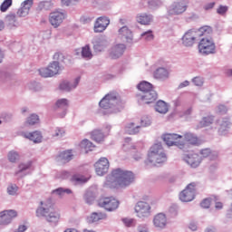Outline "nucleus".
<instances>
[{
    "label": "nucleus",
    "mask_w": 232,
    "mask_h": 232,
    "mask_svg": "<svg viewBox=\"0 0 232 232\" xmlns=\"http://www.w3.org/2000/svg\"><path fill=\"white\" fill-rule=\"evenodd\" d=\"M100 115H111L124 110V102L117 92H109L99 102Z\"/></svg>",
    "instance_id": "1"
},
{
    "label": "nucleus",
    "mask_w": 232,
    "mask_h": 232,
    "mask_svg": "<svg viewBox=\"0 0 232 232\" xmlns=\"http://www.w3.org/2000/svg\"><path fill=\"white\" fill-rule=\"evenodd\" d=\"M135 182L133 172L122 169H115L111 175L107 177L105 186L107 188H128Z\"/></svg>",
    "instance_id": "2"
},
{
    "label": "nucleus",
    "mask_w": 232,
    "mask_h": 232,
    "mask_svg": "<svg viewBox=\"0 0 232 232\" xmlns=\"http://www.w3.org/2000/svg\"><path fill=\"white\" fill-rule=\"evenodd\" d=\"M211 34H213V29L208 25L197 30L190 29L183 34L181 38V44L186 48H192L197 41H200V37H202V35H211Z\"/></svg>",
    "instance_id": "3"
},
{
    "label": "nucleus",
    "mask_w": 232,
    "mask_h": 232,
    "mask_svg": "<svg viewBox=\"0 0 232 232\" xmlns=\"http://www.w3.org/2000/svg\"><path fill=\"white\" fill-rule=\"evenodd\" d=\"M167 160L168 156L166 155L162 144L156 143L150 147L145 164L147 166H159V164H164Z\"/></svg>",
    "instance_id": "4"
},
{
    "label": "nucleus",
    "mask_w": 232,
    "mask_h": 232,
    "mask_svg": "<svg viewBox=\"0 0 232 232\" xmlns=\"http://www.w3.org/2000/svg\"><path fill=\"white\" fill-rule=\"evenodd\" d=\"M36 217H44L47 222L57 224L61 220V211L52 208L46 201H41L40 206L36 209Z\"/></svg>",
    "instance_id": "5"
},
{
    "label": "nucleus",
    "mask_w": 232,
    "mask_h": 232,
    "mask_svg": "<svg viewBox=\"0 0 232 232\" xmlns=\"http://www.w3.org/2000/svg\"><path fill=\"white\" fill-rule=\"evenodd\" d=\"M209 35H202V38H199L198 50L201 55H215L217 53V44Z\"/></svg>",
    "instance_id": "6"
},
{
    "label": "nucleus",
    "mask_w": 232,
    "mask_h": 232,
    "mask_svg": "<svg viewBox=\"0 0 232 232\" xmlns=\"http://www.w3.org/2000/svg\"><path fill=\"white\" fill-rule=\"evenodd\" d=\"M189 5L188 0H177L174 1L167 8V15H182L187 10Z\"/></svg>",
    "instance_id": "7"
},
{
    "label": "nucleus",
    "mask_w": 232,
    "mask_h": 232,
    "mask_svg": "<svg viewBox=\"0 0 232 232\" xmlns=\"http://www.w3.org/2000/svg\"><path fill=\"white\" fill-rule=\"evenodd\" d=\"M134 211L138 218L146 220L151 217V205L145 201H139L134 207Z\"/></svg>",
    "instance_id": "8"
},
{
    "label": "nucleus",
    "mask_w": 232,
    "mask_h": 232,
    "mask_svg": "<svg viewBox=\"0 0 232 232\" xmlns=\"http://www.w3.org/2000/svg\"><path fill=\"white\" fill-rule=\"evenodd\" d=\"M163 140L167 146H178L179 150H186V142L182 141V135L168 133L163 135Z\"/></svg>",
    "instance_id": "9"
},
{
    "label": "nucleus",
    "mask_w": 232,
    "mask_h": 232,
    "mask_svg": "<svg viewBox=\"0 0 232 232\" xmlns=\"http://www.w3.org/2000/svg\"><path fill=\"white\" fill-rule=\"evenodd\" d=\"M119 200L113 197L103 198L99 200L98 205L106 211H115L119 208Z\"/></svg>",
    "instance_id": "10"
},
{
    "label": "nucleus",
    "mask_w": 232,
    "mask_h": 232,
    "mask_svg": "<svg viewBox=\"0 0 232 232\" xmlns=\"http://www.w3.org/2000/svg\"><path fill=\"white\" fill-rule=\"evenodd\" d=\"M15 209H7L0 212V226H10L14 218H17Z\"/></svg>",
    "instance_id": "11"
},
{
    "label": "nucleus",
    "mask_w": 232,
    "mask_h": 232,
    "mask_svg": "<svg viewBox=\"0 0 232 232\" xmlns=\"http://www.w3.org/2000/svg\"><path fill=\"white\" fill-rule=\"evenodd\" d=\"M140 104H153L157 101V92L155 90L137 94Z\"/></svg>",
    "instance_id": "12"
},
{
    "label": "nucleus",
    "mask_w": 232,
    "mask_h": 232,
    "mask_svg": "<svg viewBox=\"0 0 232 232\" xmlns=\"http://www.w3.org/2000/svg\"><path fill=\"white\" fill-rule=\"evenodd\" d=\"M93 50L96 53L104 52L110 46V41L104 36L94 37L92 41Z\"/></svg>",
    "instance_id": "13"
},
{
    "label": "nucleus",
    "mask_w": 232,
    "mask_h": 232,
    "mask_svg": "<svg viewBox=\"0 0 232 232\" xmlns=\"http://www.w3.org/2000/svg\"><path fill=\"white\" fill-rule=\"evenodd\" d=\"M183 160L190 168H198L202 162V157L195 152H189L183 156Z\"/></svg>",
    "instance_id": "14"
},
{
    "label": "nucleus",
    "mask_w": 232,
    "mask_h": 232,
    "mask_svg": "<svg viewBox=\"0 0 232 232\" xmlns=\"http://www.w3.org/2000/svg\"><path fill=\"white\" fill-rule=\"evenodd\" d=\"M64 19H66V13L61 11L53 12L49 15V22L53 28H59Z\"/></svg>",
    "instance_id": "15"
},
{
    "label": "nucleus",
    "mask_w": 232,
    "mask_h": 232,
    "mask_svg": "<svg viewBox=\"0 0 232 232\" xmlns=\"http://www.w3.org/2000/svg\"><path fill=\"white\" fill-rule=\"evenodd\" d=\"M96 175L99 177H102L108 173V169H110V160L107 158H101L95 164H94Z\"/></svg>",
    "instance_id": "16"
},
{
    "label": "nucleus",
    "mask_w": 232,
    "mask_h": 232,
    "mask_svg": "<svg viewBox=\"0 0 232 232\" xmlns=\"http://www.w3.org/2000/svg\"><path fill=\"white\" fill-rule=\"evenodd\" d=\"M195 198V183H190L181 193L179 194V199L181 202H191Z\"/></svg>",
    "instance_id": "17"
},
{
    "label": "nucleus",
    "mask_w": 232,
    "mask_h": 232,
    "mask_svg": "<svg viewBox=\"0 0 232 232\" xmlns=\"http://www.w3.org/2000/svg\"><path fill=\"white\" fill-rule=\"evenodd\" d=\"M32 6H34V0H24L21 3L15 15L17 17L28 16V14H30V10H32Z\"/></svg>",
    "instance_id": "18"
},
{
    "label": "nucleus",
    "mask_w": 232,
    "mask_h": 232,
    "mask_svg": "<svg viewBox=\"0 0 232 232\" xmlns=\"http://www.w3.org/2000/svg\"><path fill=\"white\" fill-rule=\"evenodd\" d=\"M118 37L122 43L131 44L133 43V33L128 26H122L119 29Z\"/></svg>",
    "instance_id": "19"
},
{
    "label": "nucleus",
    "mask_w": 232,
    "mask_h": 232,
    "mask_svg": "<svg viewBox=\"0 0 232 232\" xmlns=\"http://www.w3.org/2000/svg\"><path fill=\"white\" fill-rule=\"evenodd\" d=\"M183 140L181 142H185V148H188V144L190 146H200V139L198 136L193 132H185L182 136Z\"/></svg>",
    "instance_id": "20"
},
{
    "label": "nucleus",
    "mask_w": 232,
    "mask_h": 232,
    "mask_svg": "<svg viewBox=\"0 0 232 232\" xmlns=\"http://www.w3.org/2000/svg\"><path fill=\"white\" fill-rule=\"evenodd\" d=\"M124 52H126V44H117L111 47L109 50V55L111 59H119L124 55Z\"/></svg>",
    "instance_id": "21"
},
{
    "label": "nucleus",
    "mask_w": 232,
    "mask_h": 232,
    "mask_svg": "<svg viewBox=\"0 0 232 232\" xmlns=\"http://www.w3.org/2000/svg\"><path fill=\"white\" fill-rule=\"evenodd\" d=\"M110 25V19L106 16H100L96 19L94 23V32L95 34H101L108 28Z\"/></svg>",
    "instance_id": "22"
},
{
    "label": "nucleus",
    "mask_w": 232,
    "mask_h": 232,
    "mask_svg": "<svg viewBox=\"0 0 232 232\" xmlns=\"http://www.w3.org/2000/svg\"><path fill=\"white\" fill-rule=\"evenodd\" d=\"M79 82H81V78L77 77L74 81H63L59 85V89L63 92H72V90H75L77 86H79Z\"/></svg>",
    "instance_id": "23"
},
{
    "label": "nucleus",
    "mask_w": 232,
    "mask_h": 232,
    "mask_svg": "<svg viewBox=\"0 0 232 232\" xmlns=\"http://www.w3.org/2000/svg\"><path fill=\"white\" fill-rule=\"evenodd\" d=\"M169 75V69L166 67H159L153 72V77L154 79H157V81H168Z\"/></svg>",
    "instance_id": "24"
},
{
    "label": "nucleus",
    "mask_w": 232,
    "mask_h": 232,
    "mask_svg": "<svg viewBox=\"0 0 232 232\" xmlns=\"http://www.w3.org/2000/svg\"><path fill=\"white\" fill-rule=\"evenodd\" d=\"M153 224L157 229H164L168 224V218L166 217V214L159 213L154 216Z\"/></svg>",
    "instance_id": "25"
},
{
    "label": "nucleus",
    "mask_w": 232,
    "mask_h": 232,
    "mask_svg": "<svg viewBox=\"0 0 232 232\" xmlns=\"http://www.w3.org/2000/svg\"><path fill=\"white\" fill-rule=\"evenodd\" d=\"M23 137H24V139H28L34 144H41V142H43V133L39 130L24 132L23 133Z\"/></svg>",
    "instance_id": "26"
},
{
    "label": "nucleus",
    "mask_w": 232,
    "mask_h": 232,
    "mask_svg": "<svg viewBox=\"0 0 232 232\" xmlns=\"http://www.w3.org/2000/svg\"><path fill=\"white\" fill-rule=\"evenodd\" d=\"M5 26L9 30H15V28L19 26V22H17V16L15 14L11 13L5 16Z\"/></svg>",
    "instance_id": "27"
},
{
    "label": "nucleus",
    "mask_w": 232,
    "mask_h": 232,
    "mask_svg": "<svg viewBox=\"0 0 232 232\" xmlns=\"http://www.w3.org/2000/svg\"><path fill=\"white\" fill-rule=\"evenodd\" d=\"M32 168V162L21 163L18 166V170L14 173L17 179H23V177H26L28 173H30L29 169Z\"/></svg>",
    "instance_id": "28"
},
{
    "label": "nucleus",
    "mask_w": 232,
    "mask_h": 232,
    "mask_svg": "<svg viewBox=\"0 0 232 232\" xmlns=\"http://www.w3.org/2000/svg\"><path fill=\"white\" fill-rule=\"evenodd\" d=\"M218 124H219V128H218L219 135H227V132L231 129V121H229V119L223 118L222 120H219Z\"/></svg>",
    "instance_id": "29"
},
{
    "label": "nucleus",
    "mask_w": 232,
    "mask_h": 232,
    "mask_svg": "<svg viewBox=\"0 0 232 232\" xmlns=\"http://www.w3.org/2000/svg\"><path fill=\"white\" fill-rule=\"evenodd\" d=\"M68 106H70V101L66 98H62L56 101L55 108L58 110H63V112L60 114V117L66 116V110H68Z\"/></svg>",
    "instance_id": "30"
},
{
    "label": "nucleus",
    "mask_w": 232,
    "mask_h": 232,
    "mask_svg": "<svg viewBox=\"0 0 232 232\" xmlns=\"http://www.w3.org/2000/svg\"><path fill=\"white\" fill-rule=\"evenodd\" d=\"M137 23L140 24H144L145 26H148L153 23V15L148 14L146 13L139 14L136 17Z\"/></svg>",
    "instance_id": "31"
},
{
    "label": "nucleus",
    "mask_w": 232,
    "mask_h": 232,
    "mask_svg": "<svg viewBox=\"0 0 232 232\" xmlns=\"http://www.w3.org/2000/svg\"><path fill=\"white\" fill-rule=\"evenodd\" d=\"M154 109L155 111H157L158 113H160L161 115H166V113L169 111V104L162 100H160L156 102Z\"/></svg>",
    "instance_id": "32"
},
{
    "label": "nucleus",
    "mask_w": 232,
    "mask_h": 232,
    "mask_svg": "<svg viewBox=\"0 0 232 232\" xmlns=\"http://www.w3.org/2000/svg\"><path fill=\"white\" fill-rule=\"evenodd\" d=\"M125 131L129 135H137L140 131V125L137 124V121H130L125 125Z\"/></svg>",
    "instance_id": "33"
},
{
    "label": "nucleus",
    "mask_w": 232,
    "mask_h": 232,
    "mask_svg": "<svg viewBox=\"0 0 232 232\" xmlns=\"http://www.w3.org/2000/svg\"><path fill=\"white\" fill-rule=\"evenodd\" d=\"M107 216L105 213L102 212H92L91 214V217L87 218V222L89 224H95L99 222L100 220H106Z\"/></svg>",
    "instance_id": "34"
},
{
    "label": "nucleus",
    "mask_w": 232,
    "mask_h": 232,
    "mask_svg": "<svg viewBox=\"0 0 232 232\" xmlns=\"http://www.w3.org/2000/svg\"><path fill=\"white\" fill-rule=\"evenodd\" d=\"M215 122V116L213 115H208L201 119V121L198 122L197 128H208V126H211Z\"/></svg>",
    "instance_id": "35"
},
{
    "label": "nucleus",
    "mask_w": 232,
    "mask_h": 232,
    "mask_svg": "<svg viewBox=\"0 0 232 232\" xmlns=\"http://www.w3.org/2000/svg\"><path fill=\"white\" fill-rule=\"evenodd\" d=\"M80 148L82 151H84V153H88L89 151H93V150L95 149V145H93V143H92V141H90L89 140L85 139L81 141Z\"/></svg>",
    "instance_id": "36"
},
{
    "label": "nucleus",
    "mask_w": 232,
    "mask_h": 232,
    "mask_svg": "<svg viewBox=\"0 0 232 232\" xmlns=\"http://www.w3.org/2000/svg\"><path fill=\"white\" fill-rule=\"evenodd\" d=\"M49 71L51 72V74L53 75H59L61 72H63V67L59 64V62L53 61L49 65Z\"/></svg>",
    "instance_id": "37"
},
{
    "label": "nucleus",
    "mask_w": 232,
    "mask_h": 232,
    "mask_svg": "<svg viewBox=\"0 0 232 232\" xmlns=\"http://www.w3.org/2000/svg\"><path fill=\"white\" fill-rule=\"evenodd\" d=\"M57 159L60 162H70L73 159V153L72 150H65L61 152Z\"/></svg>",
    "instance_id": "38"
},
{
    "label": "nucleus",
    "mask_w": 232,
    "mask_h": 232,
    "mask_svg": "<svg viewBox=\"0 0 232 232\" xmlns=\"http://www.w3.org/2000/svg\"><path fill=\"white\" fill-rule=\"evenodd\" d=\"M6 193L9 197H17L19 195V187L15 183H9L6 188Z\"/></svg>",
    "instance_id": "39"
},
{
    "label": "nucleus",
    "mask_w": 232,
    "mask_h": 232,
    "mask_svg": "<svg viewBox=\"0 0 232 232\" xmlns=\"http://www.w3.org/2000/svg\"><path fill=\"white\" fill-rule=\"evenodd\" d=\"M71 182L75 186H79V184H84L88 182V179L81 174H73L71 178Z\"/></svg>",
    "instance_id": "40"
},
{
    "label": "nucleus",
    "mask_w": 232,
    "mask_h": 232,
    "mask_svg": "<svg viewBox=\"0 0 232 232\" xmlns=\"http://www.w3.org/2000/svg\"><path fill=\"white\" fill-rule=\"evenodd\" d=\"M137 88L141 92V93H146V92L153 91V84L143 81L137 85Z\"/></svg>",
    "instance_id": "41"
},
{
    "label": "nucleus",
    "mask_w": 232,
    "mask_h": 232,
    "mask_svg": "<svg viewBox=\"0 0 232 232\" xmlns=\"http://www.w3.org/2000/svg\"><path fill=\"white\" fill-rule=\"evenodd\" d=\"M82 59H85V61H90L93 58V53H92L90 45L87 44L82 47Z\"/></svg>",
    "instance_id": "42"
},
{
    "label": "nucleus",
    "mask_w": 232,
    "mask_h": 232,
    "mask_svg": "<svg viewBox=\"0 0 232 232\" xmlns=\"http://www.w3.org/2000/svg\"><path fill=\"white\" fill-rule=\"evenodd\" d=\"M52 195L63 198V197H64V195H72V189H70V188H58L53 189L52 191Z\"/></svg>",
    "instance_id": "43"
},
{
    "label": "nucleus",
    "mask_w": 232,
    "mask_h": 232,
    "mask_svg": "<svg viewBox=\"0 0 232 232\" xmlns=\"http://www.w3.org/2000/svg\"><path fill=\"white\" fill-rule=\"evenodd\" d=\"M91 138L95 142H102L104 140V133L101 130H95L92 132Z\"/></svg>",
    "instance_id": "44"
},
{
    "label": "nucleus",
    "mask_w": 232,
    "mask_h": 232,
    "mask_svg": "<svg viewBox=\"0 0 232 232\" xmlns=\"http://www.w3.org/2000/svg\"><path fill=\"white\" fill-rule=\"evenodd\" d=\"M200 155L203 157V159H206L209 156H211V159L215 160L216 159H218V152H211L210 149H203L200 150Z\"/></svg>",
    "instance_id": "45"
},
{
    "label": "nucleus",
    "mask_w": 232,
    "mask_h": 232,
    "mask_svg": "<svg viewBox=\"0 0 232 232\" xmlns=\"http://www.w3.org/2000/svg\"><path fill=\"white\" fill-rule=\"evenodd\" d=\"M53 137H54V139H63V137H64V135H66V130H64V129L63 128H59L56 127L52 133Z\"/></svg>",
    "instance_id": "46"
},
{
    "label": "nucleus",
    "mask_w": 232,
    "mask_h": 232,
    "mask_svg": "<svg viewBox=\"0 0 232 232\" xmlns=\"http://www.w3.org/2000/svg\"><path fill=\"white\" fill-rule=\"evenodd\" d=\"M53 3L52 1H42L38 4L39 10H52Z\"/></svg>",
    "instance_id": "47"
},
{
    "label": "nucleus",
    "mask_w": 232,
    "mask_h": 232,
    "mask_svg": "<svg viewBox=\"0 0 232 232\" xmlns=\"http://www.w3.org/2000/svg\"><path fill=\"white\" fill-rule=\"evenodd\" d=\"M121 222L125 226V227H135L137 224V221L135 220V218H122Z\"/></svg>",
    "instance_id": "48"
},
{
    "label": "nucleus",
    "mask_w": 232,
    "mask_h": 232,
    "mask_svg": "<svg viewBox=\"0 0 232 232\" xmlns=\"http://www.w3.org/2000/svg\"><path fill=\"white\" fill-rule=\"evenodd\" d=\"M26 124L29 126H34V124H39V115L33 113L26 119Z\"/></svg>",
    "instance_id": "49"
},
{
    "label": "nucleus",
    "mask_w": 232,
    "mask_h": 232,
    "mask_svg": "<svg viewBox=\"0 0 232 232\" xmlns=\"http://www.w3.org/2000/svg\"><path fill=\"white\" fill-rule=\"evenodd\" d=\"M19 152L15 150L9 151L7 155L9 162H17V160H19Z\"/></svg>",
    "instance_id": "50"
},
{
    "label": "nucleus",
    "mask_w": 232,
    "mask_h": 232,
    "mask_svg": "<svg viewBox=\"0 0 232 232\" xmlns=\"http://www.w3.org/2000/svg\"><path fill=\"white\" fill-rule=\"evenodd\" d=\"M13 3V0H5L0 5V11L3 13L8 12V8L12 6Z\"/></svg>",
    "instance_id": "51"
},
{
    "label": "nucleus",
    "mask_w": 232,
    "mask_h": 232,
    "mask_svg": "<svg viewBox=\"0 0 232 232\" xmlns=\"http://www.w3.org/2000/svg\"><path fill=\"white\" fill-rule=\"evenodd\" d=\"M140 128H148V126H151V118L149 116H143L140 119Z\"/></svg>",
    "instance_id": "52"
},
{
    "label": "nucleus",
    "mask_w": 232,
    "mask_h": 232,
    "mask_svg": "<svg viewBox=\"0 0 232 232\" xmlns=\"http://www.w3.org/2000/svg\"><path fill=\"white\" fill-rule=\"evenodd\" d=\"M39 74L41 75V77L44 78L53 77L49 67L41 68L39 70Z\"/></svg>",
    "instance_id": "53"
},
{
    "label": "nucleus",
    "mask_w": 232,
    "mask_h": 232,
    "mask_svg": "<svg viewBox=\"0 0 232 232\" xmlns=\"http://www.w3.org/2000/svg\"><path fill=\"white\" fill-rule=\"evenodd\" d=\"M140 37L143 38L144 41H153V31H146L140 34Z\"/></svg>",
    "instance_id": "54"
},
{
    "label": "nucleus",
    "mask_w": 232,
    "mask_h": 232,
    "mask_svg": "<svg viewBox=\"0 0 232 232\" xmlns=\"http://www.w3.org/2000/svg\"><path fill=\"white\" fill-rule=\"evenodd\" d=\"M227 10H229V6L220 5L217 8V14H218V15H226V14H227Z\"/></svg>",
    "instance_id": "55"
},
{
    "label": "nucleus",
    "mask_w": 232,
    "mask_h": 232,
    "mask_svg": "<svg viewBox=\"0 0 232 232\" xmlns=\"http://www.w3.org/2000/svg\"><path fill=\"white\" fill-rule=\"evenodd\" d=\"M150 8H159L162 5V1L160 0H150L149 2Z\"/></svg>",
    "instance_id": "56"
},
{
    "label": "nucleus",
    "mask_w": 232,
    "mask_h": 232,
    "mask_svg": "<svg viewBox=\"0 0 232 232\" xmlns=\"http://www.w3.org/2000/svg\"><path fill=\"white\" fill-rule=\"evenodd\" d=\"M94 17L90 15H83L81 17L80 21L81 23H83V24H88L93 21Z\"/></svg>",
    "instance_id": "57"
},
{
    "label": "nucleus",
    "mask_w": 232,
    "mask_h": 232,
    "mask_svg": "<svg viewBox=\"0 0 232 232\" xmlns=\"http://www.w3.org/2000/svg\"><path fill=\"white\" fill-rule=\"evenodd\" d=\"M193 84L195 86H202L204 84V79L202 77L197 76L192 79Z\"/></svg>",
    "instance_id": "58"
},
{
    "label": "nucleus",
    "mask_w": 232,
    "mask_h": 232,
    "mask_svg": "<svg viewBox=\"0 0 232 232\" xmlns=\"http://www.w3.org/2000/svg\"><path fill=\"white\" fill-rule=\"evenodd\" d=\"M200 206L204 209L209 208V206H211V198H205V199H203L202 202L200 203Z\"/></svg>",
    "instance_id": "59"
},
{
    "label": "nucleus",
    "mask_w": 232,
    "mask_h": 232,
    "mask_svg": "<svg viewBox=\"0 0 232 232\" xmlns=\"http://www.w3.org/2000/svg\"><path fill=\"white\" fill-rule=\"evenodd\" d=\"M218 113H227V107L226 105L220 104L217 108Z\"/></svg>",
    "instance_id": "60"
},
{
    "label": "nucleus",
    "mask_w": 232,
    "mask_h": 232,
    "mask_svg": "<svg viewBox=\"0 0 232 232\" xmlns=\"http://www.w3.org/2000/svg\"><path fill=\"white\" fill-rule=\"evenodd\" d=\"M123 150L125 151H128V150H137V146L131 145V144L126 142V143L123 144Z\"/></svg>",
    "instance_id": "61"
},
{
    "label": "nucleus",
    "mask_w": 232,
    "mask_h": 232,
    "mask_svg": "<svg viewBox=\"0 0 232 232\" xmlns=\"http://www.w3.org/2000/svg\"><path fill=\"white\" fill-rule=\"evenodd\" d=\"M132 159L134 160H140L142 159V153L140 151H133Z\"/></svg>",
    "instance_id": "62"
},
{
    "label": "nucleus",
    "mask_w": 232,
    "mask_h": 232,
    "mask_svg": "<svg viewBox=\"0 0 232 232\" xmlns=\"http://www.w3.org/2000/svg\"><path fill=\"white\" fill-rule=\"evenodd\" d=\"M138 232H148V226L147 225H140L137 228Z\"/></svg>",
    "instance_id": "63"
},
{
    "label": "nucleus",
    "mask_w": 232,
    "mask_h": 232,
    "mask_svg": "<svg viewBox=\"0 0 232 232\" xmlns=\"http://www.w3.org/2000/svg\"><path fill=\"white\" fill-rule=\"evenodd\" d=\"M28 229L26 225H19L18 228L14 232H25Z\"/></svg>",
    "instance_id": "64"
}]
</instances>
